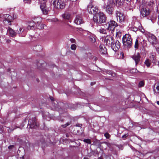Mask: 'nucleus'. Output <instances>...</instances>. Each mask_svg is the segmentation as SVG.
<instances>
[{"mask_svg": "<svg viewBox=\"0 0 159 159\" xmlns=\"http://www.w3.org/2000/svg\"><path fill=\"white\" fill-rule=\"evenodd\" d=\"M11 40L10 39H7L6 40V42L7 43H9L11 42Z\"/></svg>", "mask_w": 159, "mask_h": 159, "instance_id": "09e8293b", "label": "nucleus"}, {"mask_svg": "<svg viewBox=\"0 0 159 159\" xmlns=\"http://www.w3.org/2000/svg\"><path fill=\"white\" fill-rule=\"evenodd\" d=\"M132 39L131 36L128 34H126L122 38L124 45L127 48H130L132 45Z\"/></svg>", "mask_w": 159, "mask_h": 159, "instance_id": "f03ea898", "label": "nucleus"}, {"mask_svg": "<svg viewBox=\"0 0 159 159\" xmlns=\"http://www.w3.org/2000/svg\"><path fill=\"white\" fill-rule=\"evenodd\" d=\"M4 18L5 21H10L13 20V18L12 17L9 15V14H6L4 16Z\"/></svg>", "mask_w": 159, "mask_h": 159, "instance_id": "aec40b11", "label": "nucleus"}, {"mask_svg": "<svg viewBox=\"0 0 159 159\" xmlns=\"http://www.w3.org/2000/svg\"><path fill=\"white\" fill-rule=\"evenodd\" d=\"M134 48L136 49H138L139 47V42L138 39L136 40L134 44Z\"/></svg>", "mask_w": 159, "mask_h": 159, "instance_id": "cd10ccee", "label": "nucleus"}, {"mask_svg": "<svg viewBox=\"0 0 159 159\" xmlns=\"http://www.w3.org/2000/svg\"><path fill=\"white\" fill-rule=\"evenodd\" d=\"M100 52L101 54H106L107 53V48L103 45H100L99 46Z\"/></svg>", "mask_w": 159, "mask_h": 159, "instance_id": "ddd939ff", "label": "nucleus"}, {"mask_svg": "<svg viewBox=\"0 0 159 159\" xmlns=\"http://www.w3.org/2000/svg\"><path fill=\"white\" fill-rule=\"evenodd\" d=\"M70 0L71 1H76L77 0Z\"/></svg>", "mask_w": 159, "mask_h": 159, "instance_id": "13d9d810", "label": "nucleus"}, {"mask_svg": "<svg viewBox=\"0 0 159 159\" xmlns=\"http://www.w3.org/2000/svg\"><path fill=\"white\" fill-rule=\"evenodd\" d=\"M150 13V11L148 9H143L141 11V13L142 16L143 17L146 16L148 15Z\"/></svg>", "mask_w": 159, "mask_h": 159, "instance_id": "2eb2a0df", "label": "nucleus"}, {"mask_svg": "<svg viewBox=\"0 0 159 159\" xmlns=\"http://www.w3.org/2000/svg\"><path fill=\"white\" fill-rule=\"evenodd\" d=\"M120 46V43L118 40L113 42L111 44V48L115 52L118 51Z\"/></svg>", "mask_w": 159, "mask_h": 159, "instance_id": "0eeeda50", "label": "nucleus"}, {"mask_svg": "<svg viewBox=\"0 0 159 159\" xmlns=\"http://www.w3.org/2000/svg\"><path fill=\"white\" fill-rule=\"evenodd\" d=\"M157 104L158 105H159V101H157Z\"/></svg>", "mask_w": 159, "mask_h": 159, "instance_id": "4d7b16f0", "label": "nucleus"}, {"mask_svg": "<svg viewBox=\"0 0 159 159\" xmlns=\"http://www.w3.org/2000/svg\"><path fill=\"white\" fill-rule=\"evenodd\" d=\"M40 2H46V0H39Z\"/></svg>", "mask_w": 159, "mask_h": 159, "instance_id": "864d4df0", "label": "nucleus"}, {"mask_svg": "<svg viewBox=\"0 0 159 159\" xmlns=\"http://www.w3.org/2000/svg\"><path fill=\"white\" fill-rule=\"evenodd\" d=\"M144 64L147 67H149L150 66L151 63V61L149 59H147L145 60Z\"/></svg>", "mask_w": 159, "mask_h": 159, "instance_id": "4be33fe9", "label": "nucleus"}, {"mask_svg": "<svg viewBox=\"0 0 159 159\" xmlns=\"http://www.w3.org/2000/svg\"><path fill=\"white\" fill-rule=\"evenodd\" d=\"M34 23H39L41 21V19L40 17H38L37 18H35L34 19Z\"/></svg>", "mask_w": 159, "mask_h": 159, "instance_id": "bb28decb", "label": "nucleus"}, {"mask_svg": "<svg viewBox=\"0 0 159 159\" xmlns=\"http://www.w3.org/2000/svg\"><path fill=\"white\" fill-rule=\"evenodd\" d=\"M148 40L152 45L156 44L158 42L156 37L153 35H151L149 36Z\"/></svg>", "mask_w": 159, "mask_h": 159, "instance_id": "9d476101", "label": "nucleus"}, {"mask_svg": "<svg viewBox=\"0 0 159 159\" xmlns=\"http://www.w3.org/2000/svg\"><path fill=\"white\" fill-rule=\"evenodd\" d=\"M46 2H43L41 3L40 8L41 10L45 9L46 5L45 3Z\"/></svg>", "mask_w": 159, "mask_h": 159, "instance_id": "a878e982", "label": "nucleus"}, {"mask_svg": "<svg viewBox=\"0 0 159 159\" xmlns=\"http://www.w3.org/2000/svg\"><path fill=\"white\" fill-rule=\"evenodd\" d=\"M107 145H108V144L107 143H105Z\"/></svg>", "mask_w": 159, "mask_h": 159, "instance_id": "69168bd1", "label": "nucleus"}, {"mask_svg": "<svg viewBox=\"0 0 159 159\" xmlns=\"http://www.w3.org/2000/svg\"><path fill=\"white\" fill-rule=\"evenodd\" d=\"M157 50L158 51H159V48H158L157 49Z\"/></svg>", "mask_w": 159, "mask_h": 159, "instance_id": "0e129e2a", "label": "nucleus"}, {"mask_svg": "<svg viewBox=\"0 0 159 159\" xmlns=\"http://www.w3.org/2000/svg\"><path fill=\"white\" fill-rule=\"evenodd\" d=\"M49 98L52 102H54V98L53 97L49 96Z\"/></svg>", "mask_w": 159, "mask_h": 159, "instance_id": "c03bdc74", "label": "nucleus"}, {"mask_svg": "<svg viewBox=\"0 0 159 159\" xmlns=\"http://www.w3.org/2000/svg\"><path fill=\"white\" fill-rule=\"evenodd\" d=\"M30 0H24L25 1H29Z\"/></svg>", "mask_w": 159, "mask_h": 159, "instance_id": "052dcab7", "label": "nucleus"}, {"mask_svg": "<svg viewBox=\"0 0 159 159\" xmlns=\"http://www.w3.org/2000/svg\"><path fill=\"white\" fill-rule=\"evenodd\" d=\"M83 141L84 142L89 144H91V140L89 139H84Z\"/></svg>", "mask_w": 159, "mask_h": 159, "instance_id": "c85d7f7f", "label": "nucleus"}, {"mask_svg": "<svg viewBox=\"0 0 159 159\" xmlns=\"http://www.w3.org/2000/svg\"><path fill=\"white\" fill-rule=\"evenodd\" d=\"M121 35V31L117 30L116 34V36L117 37L120 38Z\"/></svg>", "mask_w": 159, "mask_h": 159, "instance_id": "393cba45", "label": "nucleus"}, {"mask_svg": "<svg viewBox=\"0 0 159 159\" xmlns=\"http://www.w3.org/2000/svg\"><path fill=\"white\" fill-rule=\"evenodd\" d=\"M128 136V135L127 134H125L122 136V138H125L127 136Z\"/></svg>", "mask_w": 159, "mask_h": 159, "instance_id": "8fccbe9b", "label": "nucleus"}, {"mask_svg": "<svg viewBox=\"0 0 159 159\" xmlns=\"http://www.w3.org/2000/svg\"><path fill=\"white\" fill-rule=\"evenodd\" d=\"M70 41L72 43H75V40L74 39H70Z\"/></svg>", "mask_w": 159, "mask_h": 159, "instance_id": "37998d69", "label": "nucleus"}, {"mask_svg": "<svg viewBox=\"0 0 159 159\" xmlns=\"http://www.w3.org/2000/svg\"><path fill=\"white\" fill-rule=\"evenodd\" d=\"M66 4L65 2H62L61 1H60V5L59 9H63L65 6Z\"/></svg>", "mask_w": 159, "mask_h": 159, "instance_id": "5701e85b", "label": "nucleus"}, {"mask_svg": "<svg viewBox=\"0 0 159 159\" xmlns=\"http://www.w3.org/2000/svg\"><path fill=\"white\" fill-rule=\"evenodd\" d=\"M144 85V82L143 81H141L139 83V87H143Z\"/></svg>", "mask_w": 159, "mask_h": 159, "instance_id": "72a5a7b5", "label": "nucleus"}, {"mask_svg": "<svg viewBox=\"0 0 159 159\" xmlns=\"http://www.w3.org/2000/svg\"><path fill=\"white\" fill-rule=\"evenodd\" d=\"M42 10L44 14L46 15L48 13V11L46 9H43V10Z\"/></svg>", "mask_w": 159, "mask_h": 159, "instance_id": "58836bf2", "label": "nucleus"}, {"mask_svg": "<svg viewBox=\"0 0 159 159\" xmlns=\"http://www.w3.org/2000/svg\"><path fill=\"white\" fill-rule=\"evenodd\" d=\"M116 15L117 20L119 22H124L125 21V17L123 13L120 11H116Z\"/></svg>", "mask_w": 159, "mask_h": 159, "instance_id": "39448f33", "label": "nucleus"}, {"mask_svg": "<svg viewBox=\"0 0 159 159\" xmlns=\"http://www.w3.org/2000/svg\"><path fill=\"white\" fill-rule=\"evenodd\" d=\"M28 125L31 128H36L38 126L36 123V119L34 117L29 120Z\"/></svg>", "mask_w": 159, "mask_h": 159, "instance_id": "6e6552de", "label": "nucleus"}, {"mask_svg": "<svg viewBox=\"0 0 159 159\" xmlns=\"http://www.w3.org/2000/svg\"><path fill=\"white\" fill-rule=\"evenodd\" d=\"M90 40L91 41L92 43H94L96 41V39L95 38L93 37V36H90Z\"/></svg>", "mask_w": 159, "mask_h": 159, "instance_id": "7c9ffc66", "label": "nucleus"}, {"mask_svg": "<svg viewBox=\"0 0 159 159\" xmlns=\"http://www.w3.org/2000/svg\"><path fill=\"white\" fill-rule=\"evenodd\" d=\"M107 24L108 26L107 28H106V30H109L114 29L118 26L117 23L115 21L112 20H110L106 25H107Z\"/></svg>", "mask_w": 159, "mask_h": 159, "instance_id": "423d86ee", "label": "nucleus"}, {"mask_svg": "<svg viewBox=\"0 0 159 159\" xmlns=\"http://www.w3.org/2000/svg\"><path fill=\"white\" fill-rule=\"evenodd\" d=\"M114 42L113 37L111 35H107L105 38L104 42L106 45H110Z\"/></svg>", "mask_w": 159, "mask_h": 159, "instance_id": "1a4fd4ad", "label": "nucleus"}, {"mask_svg": "<svg viewBox=\"0 0 159 159\" xmlns=\"http://www.w3.org/2000/svg\"><path fill=\"white\" fill-rule=\"evenodd\" d=\"M125 2H126L128 6H130L131 5L130 1L131 0H124Z\"/></svg>", "mask_w": 159, "mask_h": 159, "instance_id": "e433bc0d", "label": "nucleus"}, {"mask_svg": "<svg viewBox=\"0 0 159 159\" xmlns=\"http://www.w3.org/2000/svg\"><path fill=\"white\" fill-rule=\"evenodd\" d=\"M11 146H9L8 147V148H9V149L10 148H11Z\"/></svg>", "mask_w": 159, "mask_h": 159, "instance_id": "680f3d73", "label": "nucleus"}, {"mask_svg": "<svg viewBox=\"0 0 159 159\" xmlns=\"http://www.w3.org/2000/svg\"><path fill=\"white\" fill-rule=\"evenodd\" d=\"M58 103L57 102H54L52 103V106L51 107V109L53 110H56L58 111H60L59 108L57 106Z\"/></svg>", "mask_w": 159, "mask_h": 159, "instance_id": "f3484780", "label": "nucleus"}, {"mask_svg": "<svg viewBox=\"0 0 159 159\" xmlns=\"http://www.w3.org/2000/svg\"><path fill=\"white\" fill-rule=\"evenodd\" d=\"M24 30L23 29V28L22 27L20 28L19 29V30L18 31V32L19 33H21V32H22Z\"/></svg>", "mask_w": 159, "mask_h": 159, "instance_id": "a19ab883", "label": "nucleus"}, {"mask_svg": "<svg viewBox=\"0 0 159 159\" xmlns=\"http://www.w3.org/2000/svg\"><path fill=\"white\" fill-rule=\"evenodd\" d=\"M62 16L65 19L69 20L70 18V15L69 13L66 12L62 14Z\"/></svg>", "mask_w": 159, "mask_h": 159, "instance_id": "6ab92c4d", "label": "nucleus"}, {"mask_svg": "<svg viewBox=\"0 0 159 159\" xmlns=\"http://www.w3.org/2000/svg\"><path fill=\"white\" fill-rule=\"evenodd\" d=\"M76 48V46L75 44H72L70 47V48L72 50H75Z\"/></svg>", "mask_w": 159, "mask_h": 159, "instance_id": "c756f323", "label": "nucleus"}, {"mask_svg": "<svg viewBox=\"0 0 159 159\" xmlns=\"http://www.w3.org/2000/svg\"><path fill=\"white\" fill-rule=\"evenodd\" d=\"M149 0V2H148V5L150 7H152L155 5V0Z\"/></svg>", "mask_w": 159, "mask_h": 159, "instance_id": "b1692460", "label": "nucleus"}, {"mask_svg": "<svg viewBox=\"0 0 159 159\" xmlns=\"http://www.w3.org/2000/svg\"><path fill=\"white\" fill-rule=\"evenodd\" d=\"M82 125L81 124H76V126H78V127H80L82 126Z\"/></svg>", "mask_w": 159, "mask_h": 159, "instance_id": "de8ad7c7", "label": "nucleus"}, {"mask_svg": "<svg viewBox=\"0 0 159 159\" xmlns=\"http://www.w3.org/2000/svg\"><path fill=\"white\" fill-rule=\"evenodd\" d=\"M157 23L158 25H159V15L158 16V21Z\"/></svg>", "mask_w": 159, "mask_h": 159, "instance_id": "5fc2aeb1", "label": "nucleus"}, {"mask_svg": "<svg viewBox=\"0 0 159 159\" xmlns=\"http://www.w3.org/2000/svg\"><path fill=\"white\" fill-rule=\"evenodd\" d=\"M107 2V4L104 5V8L107 13L112 15L114 11L113 7L115 4V2L114 0H109Z\"/></svg>", "mask_w": 159, "mask_h": 159, "instance_id": "f257e3e1", "label": "nucleus"}, {"mask_svg": "<svg viewBox=\"0 0 159 159\" xmlns=\"http://www.w3.org/2000/svg\"><path fill=\"white\" fill-rule=\"evenodd\" d=\"M138 71L136 69H132L131 70V72L133 73H136Z\"/></svg>", "mask_w": 159, "mask_h": 159, "instance_id": "ea45409f", "label": "nucleus"}, {"mask_svg": "<svg viewBox=\"0 0 159 159\" xmlns=\"http://www.w3.org/2000/svg\"><path fill=\"white\" fill-rule=\"evenodd\" d=\"M98 9L93 4V2H90L88 6V11L90 14H95L98 11Z\"/></svg>", "mask_w": 159, "mask_h": 159, "instance_id": "20e7f679", "label": "nucleus"}, {"mask_svg": "<svg viewBox=\"0 0 159 159\" xmlns=\"http://www.w3.org/2000/svg\"><path fill=\"white\" fill-rule=\"evenodd\" d=\"M154 56L153 55H152L150 57L151 58H152L153 59H154Z\"/></svg>", "mask_w": 159, "mask_h": 159, "instance_id": "603ef678", "label": "nucleus"}, {"mask_svg": "<svg viewBox=\"0 0 159 159\" xmlns=\"http://www.w3.org/2000/svg\"><path fill=\"white\" fill-rule=\"evenodd\" d=\"M154 91V93L155 95H157V93H159V90H153Z\"/></svg>", "mask_w": 159, "mask_h": 159, "instance_id": "79ce46f5", "label": "nucleus"}, {"mask_svg": "<svg viewBox=\"0 0 159 159\" xmlns=\"http://www.w3.org/2000/svg\"><path fill=\"white\" fill-rule=\"evenodd\" d=\"M74 22L77 25H80L83 23L84 21L82 17L78 15L76 16Z\"/></svg>", "mask_w": 159, "mask_h": 159, "instance_id": "9b49d317", "label": "nucleus"}, {"mask_svg": "<svg viewBox=\"0 0 159 159\" xmlns=\"http://www.w3.org/2000/svg\"><path fill=\"white\" fill-rule=\"evenodd\" d=\"M8 31L9 33L10 36L11 37H14L16 36V33L10 27H8Z\"/></svg>", "mask_w": 159, "mask_h": 159, "instance_id": "dca6fc26", "label": "nucleus"}, {"mask_svg": "<svg viewBox=\"0 0 159 159\" xmlns=\"http://www.w3.org/2000/svg\"><path fill=\"white\" fill-rule=\"evenodd\" d=\"M123 0H115L116 4V6L119 7L123 4Z\"/></svg>", "mask_w": 159, "mask_h": 159, "instance_id": "412c9836", "label": "nucleus"}, {"mask_svg": "<svg viewBox=\"0 0 159 159\" xmlns=\"http://www.w3.org/2000/svg\"><path fill=\"white\" fill-rule=\"evenodd\" d=\"M140 57L139 54L138 53L133 56L132 58L135 61L136 65H137L139 62L140 60Z\"/></svg>", "mask_w": 159, "mask_h": 159, "instance_id": "f8f14e48", "label": "nucleus"}, {"mask_svg": "<svg viewBox=\"0 0 159 159\" xmlns=\"http://www.w3.org/2000/svg\"><path fill=\"white\" fill-rule=\"evenodd\" d=\"M60 1L59 0H56L54 1L53 4L54 7L56 8L59 9V8L60 7L59 6L60 5Z\"/></svg>", "mask_w": 159, "mask_h": 159, "instance_id": "a211bd4d", "label": "nucleus"}, {"mask_svg": "<svg viewBox=\"0 0 159 159\" xmlns=\"http://www.w3.org/2000/svg\"><path fill=\"white\" fill-rule=\"evenodd\" d=\"M43 117L44 118L46 119V118H45V117H44L43 115Z\"/></svg>", "mask_w": 159, "mask_h": 159, "instance_id": "774afa93", "label": "nucleus"}, {"mask_svg": "<svg viewBox=\"0 0 159 159\" xmlns=\"http://www.w3.org/2000/svg\"><path fill=\"white\" fill-rule=\"evenodd\" d=\"M98 159H102V158L101 157H100L98 158Z\"/></svg>", "mask_w": 159, "mask_h": 159, "instance_id": "e2e57ef3", "label": "nucleus"}, {"mask_svg": "<svg viewBox=\"0 0 159 159\" xmlns=\"http://www.w3.org/2000/svg\"><path fill=\"white\" fill-rule=\"evenodd\" d=\"M104 136L107 139H108L110 137V135L108 133H106L104 134Z\"/></svg>", "mask_w": 159, "mask_h": 159, "instance_id": "f704fd0d", "label": "nucleus"}, {"mask_svg": "<svg viewBox=\"0 0 159 159\" xmlns=\"http://www.w3.org/2000/svg\"><path fill=\"white\" fill-rule=\"evenodd\" d=\"M76 29H77V31H82L83 30L81 28H76Z\"/></svg>", "mask_w": 159, "mask_h": 159, "instance_id": "a18cd8bd", "label": "nucleus"}, {"mask_svg": "<svg viewBox=\"0 0 159 159\" xmlns=\"http://www.w3.org/2000/svg\"><path fill=\"white\" fill-rule=\"evenodd\" d=\"M95 82H92L91 83V85H93V84H95Z\"/></svg>", "mask_w": 159, "mask_h": 159, "instance_id": "6e6d98bb", "label": "nucleus"}, {"mask_svg": "<svg viewBox=\"0 0 159 159\" xmlns=\"http://www.w3.org/2000/svg\"><path fill=\"white\" fill-rule=\"evenodd\" d=\"M37 81L38 82H39V80L38 79H37Z\"/></svg>", "mask_w": 159, "mask_h": 159, "instance_id": "bf43d9fd", "label": "nucleus"}, {"mask_svg": "<svg viewBox=\"0 0 159 159\" xmlns=\"http://www.w3.org/2000/svg\"><path fill=\"white\" fill-rule=\"evenodd\" d=\"M27 28L28 30H33L34 28V24L33 25H28L27 27Z\"/></svg>", "mask_w": 159, "mask_h": 159, "instance_id": "c9c22d12", "label": "nucleus"}, {"mask_svg": "<svg viewBox=\"0 0 159 159\" xmlns=\"http://www.w3.org/2000/svg\"><path fill=\"white\" fill-rule=\"evenodd\" d=\"M44 25L43 24L39 25L38 28L39 29H44Z\"/></svg>", "mask_w": 159, "mask_h": 159, "instance_id": "2f4dec72", "label": "nucleus"}, {"mask_svg": "<svg viewBox=\"0 0 159 159\" xmlns=\"http://www.w3.org/2000/svg\"><path fill=\"white\" fill-rule=\"evenodd\" d=\"M7 22H8V24L9 25H11V21H7Z\"/></svg>", "mask_w": 159, "mask_h": 159, "instance_id": "3c124183", "label": "nucleus"}, {"mask_svg": "<svg viewBox=\"0 0 159 159\" xmlns=\"http://www.w3.org/2000/svg\"><path fill=\"white\" fill-rule=\"evenodd\" d=\"M70 124V122H68L65 125H62L61 126L62 127L65 128L66 127H67V126L69 125Z\"/></svg>", "mask_w": 159, "mask_h": 159, "instance_id": "473e14b6", "label": "nucleus"}, {"mask_svg": "<svg viewBox=\"0 0 159 159\" xmlns=\"http://www.w3.org/2000/svg\"><path fill=\"white\" fill-rule=\"evenodd\" d=\"M154 87L156 88L157 89H159V83L155 84Z\"/></svg>", "mask_w": 159, "mask_h": 159, "instance_id": "4c0bfd02", "label": "nucleus"}, {"mask_svg": "<svg viewBox=\"0 0 159 159\" xmlns=\"http://www.w3.org/2000/svg\"><path fill=\"white\" fill-rule=\"evenodd\" d=\"M111 75L113 77H114L116 75V74L114 73H111Z\"/></svg>", "mask_w": 159, "mask_h": 159, "instance_id": "49530a36", "label": "nucleus"}, {"mask_svg": "<svg viewBox=\"0 0 159 159\" xmlns=\"http://www.w3.org/2000/svg\"><path fill=\"white\" fill-rule=\"evenodd\" d=\"M97 31L101 34H106V30L102 28L101 25L98 26L97 28Z\"/></svg>", "mask_w": 159, "mask_h": 159, "instance_id": "4468645a", "label": "nucleus"}, {"mask_svg": "<svg viewBox=\"0 0 159 159\" xmlns=\"http://www.w3.org/2000/svg\"><path fill=\"white\" fill-rule=\"evenodd\" d=\"M93 19L95 22L101 24L106 21V17L103 12H99L97 16H93Z\"/></svg>", "mask_w": 159, "mask_h": 159, "instance_id": "7ed1b4c3", "label": "nucleus"}, {"mask_svg": "<svg viewBox=\"0 0 159 159\" xmlns=\"http://www.w3.org/2000/svg\"><path fill=\"white\" fill-rule=\"evenodd\" d=\"M84 159H87V158H84Z\"/></svg>", "mask_w": 159, "mask_h": 159, "instance_id": "338daca9", "label": "nucleus"}]
</instances>
